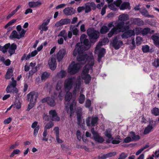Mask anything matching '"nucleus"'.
<instances>
[{
    "instance_id": "obj_1",
    "label": "nucleus",
    "mask_w": 159,
    "mask_h": 159,
    "mask_svg": "<svg viewBox=\"0 0 159 159\" xmlns=\"http://www.w3.org/2000/svg\"><path fill=\"white\" fill-rule=\"evenodd\" d=\"M125 23L124 22H120L113 27L111 29L114 34H116L120 32H123L125 30H129V25H125Z\"/></svg>"
},
{
    "instance_id": "obj_2",
    "label": "nucleus",
    "mask_w": 159,
    "mask_h": 159,
    "mask_svg": "<svg viewBox=\"0 0 159 159\" xmlns=\"http://www.w3.org/2000/svg\"><path fill=\"white\" fill-rule=\"evenodd\" d=\"M88 35L89 37L90 41L91 43H94L99 37V33L92 27L89 28L87 30Z\"/></svg>"
},
{
    "instance_id": "obj_3",
    "label": "nucleus",
    "mask_w": 159,
    "mask_h": 159,
    "mask_svg": "<svg viewBox=\"0 0 159 159\" xmlns=\"http://www.w3.org/2000/svg\"><path fill=\"white\" fill-rule=\"evenodd\" d=\"M99 118L97 116H89L86 120V124L88 126H95L98 124Z\"/></svg>"
},
{
    "instance_id": "obj_4",
    "label": "nucleus",
    "mask_w": 159,
    "mask_h": 159,
    "mask_svg": "<svg viewBox=\"0 0 159 159\" xmlns=\"http://www.w3.org/2000/svg\"><path fill=\"white\" fill-rule=\"evenodd\" d=\"M76 59L78 61H84L85 63L87 61H90L93 60V55L89 56L87 54H79L77 56Z\"/></svg>"
},
{
    "instance_id": "obj_5",
    "label": "nucleus",
    "mask_w": 159,
    "mask_h": 159,
    "mask_svg": "<svg viewBox=\"0 0 159 159\" xmlns=\"http://www.w3.org/2000/svg\"><path fill=\"white\" fill-rule=\"evenodd\" d=\"M80 68V64L75 63V62H73L70 65L68 71L71 74L74 75L78 72Z\"/></svg>"
},
{
    "instance_id": "obj_6",
    "label": "nucleus",
    "mask_w": 159,
    "mask_h": 159,
    "mask_svg": "<svg viewBox=\"0 0 159 159\" xmlns=\"http://www.w3.org/2000/svg\"><path fill=\"white\" fill-rule=\"evenodd\" d=\"M75 80L76 79L75 77L68 78L64 82V87L65 88L68 90L71 89L73 87Z\"/></svg>"
},
{
    "instance_id": "obj_7",
    "label": "nucleus",
    "mask_w": 159,
    "mask_h": 159,
    "mask_svg": "<svg viewBox=\"0 0 159 159\" xmlns=\"http://www.w3.org/2000/svg\"><path fill=\"white\" fill-rule=\"evenodd\" d=\"M123 44V43L122 41L121 40L118 41L117 36H115L112 39V46L115 49H118Z\"/></svg>"
},
{
    "instance_id": "obj_8",
    "label": "nucleus",
    "mask_w": 159,
    "mask_h": 159,
    "mask_svg": "<svg viewBox=\"0 0 159 159\" xmlns=\"http://www.w3.org/2000/svg\"><path fill=\"white\" fill-rule=\"evenodd\" d=\"M41 102L43 103L47 102L50 107H54L56 105V103L54 98L50 97H47L43 98Z\"/></svg>"
},
{
    "instance_id": "obj_9",
    "label": "nucleus",
    "mask_w": 159,
    "mask_h": 159,
    "mask_svg": "<svg viewBox=\"0 0 159 159\" xmlns=\"http://www.w3.org/2000/svg\"><path fill=\"white\" fill-rule=\"evenodd\" d=\"M77 43L76 46V48L73 52V55L76 56L77 54H83L84 52L86 50V48L83 45L79 46Z\"/></svg>"
},
{
    "instance_id": "obj_10",
    "label": "nucleus",
    "mask_w": 159,
    "mask_h": 159,
    "mask_svg": "<svg viewBox=\"0 0 159 159\" xmlns=\"http://www.w3.org/2000/svg\"><path fill=\"white\" fill-rule=\"evenodd\" d=\"M48 64L49 68L51 70H54L56 69L57 64L55 56H52V57L49 60Z\"/></svg>"
},
{
    "instance_id": "obj_11",
    "label": "nucleus",
    "mask_w": 159,
    "mask_h": 159,
    "mask_svg": "<svg viewBox=\"0 0 159 159\" xmlns=\"http://www.w3.org/2000/svg\"><path fill=\"white\" fill-rule=\"evenodd\" d=\"M67 54L65 49L62 48L60 49L57 53L56 57L57 61L59 62L62 61Z\"/></svg>"
},
{
    "instance_id": "obj_12",
    "label": "nucleus",
    "mask_w": 159,
    "mask_h": 159,
    "mask_svg": "<svg viewBox=\"0 0 159 159\" xmlns=\"http://www.w3.org/2000/svg\"><path fill=\"white\" fill-rule=\"evenodd\" d=\"M38 97V95L34 92H30L27 95L28 101L32 103L36 102Z\"/></svg>"
},
{
    "instance_id": "obj_13",
    "label": "nucleus",
    "mask_w": 159,
    "mask_h": 159,
    "mask_svg": "<svg viewBox=\"0 0 159 159\" xmlns=\"http://www.w3.org/2000/svg\"><path fill=\"white\" fill-rule=\"evenodd\" d=\"M124 33L122 34L121 37L123 39H127L135 35V32L134 30H125Z\"/></svg>"
},
{
    "instance_id": "obj_14",
    "label": "nucleus",
    "mask_w": 159,
    "mask_h": 159,
    "mask_svg": "<svg viewBox=\"0 0 159 159\" xmlns=\"http://www.w3.org/2000/svg\"><path fill=\"white\" fill-rule=\"evenodd\" d=\"M71 22V20L69 18L62 19L57 22L55 24V26L58 27L65 25L69 24Z\"/></svg>"
},
{
    "instance_id": "obj_15",
    "label": "nucleus",
    "mask_w": 159,
    "mask_h": 159,
    "mask_svg": "<svg viewBox=\"0 0 159 159\" xmlns=\"http://www.w3.org/2000/svg\"><path fill=\"white\" fill-rule=\"evenodd\" d=\"M49 114L51 117L52 120L56 121H58L60 120V118L58 116L55 110H51L49 112Z\"/></svg>"
},
{
    "instance_id": "obj_16",
    "label": "nucleus",
    "mask_w": 159,
    "mask_h": 159,
    "mask_svg": "<svg viewBox=\"0 0 159 159\" xmlns=\"http://www.w3.org/2000/svg\"><path fill=\"white\" fill-rule=\"evenodd\" d=\"M64 13L66 16L74 14L75 13V10L73 7H67L63 10Z\"/></svg>"
},
{
    "instance_id": "obj_17",
    "label": "nucleus",
    "mask_w": 159,
    "mask_h": 159,
    "mask_svg": "<svg viewBox=\"0 0 159 159\" xmlns=\"http://www.w3.org/2000/svg\"><path fill=\"white\" fill-rule=\"evenodd\" d=\"M140 12L141 14L144 17L148 18H153L154 16L152 15H150L147 10L145 8L140 9Z\"/></svg>"
},
{
    "instance_id": "obj_18",
    "label": "nucleus",
    "mask_w": 159,
    "mask_h": 159,
    "mask_svg": "<svg viewBox=\"0 0 159 159\" xmlns=\"http://www.w3.org/2000/svg\"><path fill=\"white\" fill-rule=\"evenodd\" d=\"M116 154L115 152H110L106 154H104L101 157L99 156L98 159H105L111 157L115 156Z\"/></svg>"
},
{
    "instance_id": "obj_19",
    "label": "nucleus",
    "mask_w": 159,
    "mask_h": 159,
    "mask_svg": "<svg viewBox=\"0 0 159 159\" xmlns=\"http://www.w3.org/2000/svg\"><path fill=\"white\" fill-rule=\"evenodd\" d=\"M42 5V3L39 1L36 2H28V5L31 8H36Z\"/></svg>"
},
{
    "instance_id": "obj_20",
    "label": "nucleus",
    "mask_w": 159,
    "mask_h": 159,
    "mask_svg": "<svg viewBox=\"0 0 159 159\" xmlns=\"http://www.w3.org/2000/svg\"><path fill=\"white\" fill-rule=\"evenodd\" d=\"M17 47V45L15 43H14L11 44H10V46L9 47L8 52L10 54V56H11L15 53V50L16 49Z\"/></svg>"
},
{
    "instance_id": "obj_21",
    "label": "nucleus",
    "mask_w": 159,
    "mask_h": 159,
    "mask_svg": "<svg viewBox=\"0 0 159 159\" xmlns=\"http://www.w3.org/2000/svg\"><path fill=\"white\" fill-rule=\"evenodd\" d=\"M55 131V133L56 136V139L57 142L59 143H61L63 142V141L59 138V129L58 127H56L54 129Z\"/></svg>"
},
{
    "instance_id": "obj_22",
    "label": "nucleus",
    "mask_w": 159,
    "mask_h": 159,
    "mask_svg": "<svg viewBox=\"0 0 159 159\" xmlns=\"http://www.w3.org/2000/svg\"><path fill=\"white\" fill-rule=\"evenodd\" d=\"M13 70L12 68H10L7 70L5 75V78L7 80L10 79L13 75Z\"/></svg>"
},
{
    "instance_id": "obj_23",
    "label": "nucleus",
    "mask_w": 159,
    "mask_h": 159,
    "mask_svg": "<svg viewBox=\"0 0 159 159\" xmlns=\"http://www.w3.org/2000/svg\"><path fill=\"white\" fill-rule=\"evenodd\" d=\"M82 79L84 80V83L86 84H89L91 80V77L89 74L85 75H81Z\"/></svg>"
},
{
    "instance_id": "obj_24",
    "label": "nucleus",
    "mask_w": 159,
    "mask_h": 159,
    "mask_svg": "<svg viewBox=\"0 0 159 159\" xmlns=\"http://www.w3.org/2000/svg\"><path fill=\"white\" fill-rule=\"evenodd\" d=\"M10 46V43L6 44L3 46L0 45V51H2L3 53H5L7 52Z\"/></svg>"
},
{
    "instance_id": "obj_25",
    "label": "nucleus",
    "mask_w": 159,
    "mask_h": 159,
    "mask_svg": "<svg viewBox=\"0 0 159 159\" xmlns=\"http://www.w3.org/2000/svg\"><path fill=\"white\" fill-rule=\"evenodd\" d=\"M129 19V16L127 14H122L119 16V19L121 22H124L128 20Z\"/></svg>"
},
{
    "instance_id": "obj_26",
    "label": "nucleus",
    "mask_w": 159,
    "mask_h": 159,
    "mask_svg": "<svg viewBox=\"0 0 159 159\" xmlns=\"http://www.w3.org/2000/svg\"><path fill=\"white\" fill-rule=\"evenodd\" d=\"M77 123L78 125H80L82 122V113L80 111L76 112Z\"/></svg>"
},
{
    "instance_id": "obj_27",
    "label": "nucleus",
    "mask_w": 159,
    "mask_h": 159,
    "mask_svg": "<svg viewBox=\"0 0 159 159\" xmlns=\"http://www.w3.org/2000/svg\"><path fill=\"white\" fill-rule=\"evenodd\" d=\"M95 141L100 143H102L104 141L103 138L100 136L98 134L93 137Z\"/></svg>"
},
{
    "instance_id": "obj_28",
    "label": "nucleus",
    "mask_w": 159,
    "mask_h": 159,
    "mask_svg": "<svg viewBox=\"0 0 159 159\" xmlns=\"http://www.w3.org/2000/svg\"><path fill=\"white\" fill-rule=\"evenodd\" d=\"M151 38L153 40L154 44L156 46L159 45V37L153 35L151 36Z\"/></svg>"
},
{
    "instance_id": "obj_29",
    "label": "nucleus",
    "mask_w": 159,
    "mask_h": 159,
    "mask_svg": "<svg viewBox=\"0 0 159 159\" xmlns=\"http://www.w3.org/2000/svg\"><path fill=\"white\" fill-rule=\"evenodd\" d=\"M72 97V93L70 92H67L66 93L65 97V100L66 102L69 103L70 102Z\"/></svg>"
},
{
    "instance_id": "obj_30",
    "label": "nucleus",
    "mask_w": 159,
    "mask_h": 159,
    "mask_svg": "<svg viewBox=\"0 0 159 159\" xmlns=\"http://www.w3.org/2000/svg\"><path fill=\"white\" fill-rule=\"evenodd\" d=\"M10 37L13 39H20V37H19V35L18 34L17 32L15 30H14L12 31L10 34Z\"/></svg>"
},
{
    "instance_id": "obj_31",
    "label": "nucleus",
    "mask_w": 159,
    "mask_h": 159,
    "mask_svg": "<svg viewBox=\"0 0 159 159\" xmlns=\"http://www.w3.org/2000/svg\"><path fill=\"white\" fill-rule=\"evenodd\" d=\"M129 7L130 4L129 2H125L122 4L120 7V9L121 10H125L129 8Z\"/></svg>"
},
{
    "instance_id": "obj_32",
    "label": "nucleus",
    "mask_w": 159,
    "mask_h": 159,
    "mask_svg": "<svg viewBox=\"0 0 159 159\" xmlns=\"http://www.w3.org/2000/svg\"><path fill=\"white\" fill-rule=\"evenodd\" d=\"M142 49V51L144 53H147L149 52H152L153 51H152L151 49L150 51H149V47L148 45H147L143 46Z\"/></svg>"
},
{
    "instance_id": "obj_33",
    "label": "nucleus",
    "mask_w": 159,
    "mask_h": 159,
    "mask_svg": "<svg viewBox=\"0 0 159 159\" xmlns=\"http://www.w3.org/2000/svg\"><path fill=\"white\" fill-rule=\"evenodd\" d=\"M87 65L83 67L81 75H85L88 74L90 68L88 67Z\"/></svg>"
},
{
    "instance_id": "obj_34",
    "label": "nucleus",
    "mask_w": 159,
    "mask_h": 159,
    "mask_svg": "<svg viewBox=\"0 0 159 159\" xmlns=\"http://www.w3.org/2000/svg\"><path fill=\"white\" fill-rule=\"evenodd\" d=\"M153 129V126H150V125H148L147 127H146L143 131V134H147L149 133L151 131V130Z\"/></svg>"
},
{
    "instance_id": "obj_35",
    "label": "nucleus",
    "mask_w": 159,
    "mask_h": 159,
    "mask_svg": "<svg viewBox=\"0 0 159 159\" xmlns=\"http://www.w3.org/2000/svg\"><path fill=\"white\" fill-rule=\"evenodd\" d=\"M109 30L108 27L105 25H103L102 26L100 30V33L101 34H104L107 33Z\"/></svg>"
},
{
    "instance_id": "obj_36",
    "label": "nucleus",
    "mask_w": 159,
    "mask_h": 159,
    "mask_svg": "<svg viewBox=\"0 0 159 159\" xmlns=\"http://www.w3.org/2000/svg\"><path fill=\"white\" fill-rule=\"evenodd\" d=\"M130 134L132 141H136L139 139V135H136L134 132H131Z\"/></svg>"
},
{
    "instance_id": "obj_37",
    "label": "nucleus",
    "mask_w": 159,
    "mask_h": 159,
    "mask_svg": "<svg viewBox=\"0 0 159 159\" xmlns=\"http://www.w3.org/2000/svg\"><path fill=\"white\" fill-rule=\"evenodd\" d=\"M85 99V95L83 94H80L78 98L79 103L81 104L83 103L84 102Z\"/></svg>"
},
{
    "instance_id": "obj_38",
    "label": "nucleus",
    "mask_w": 159,
    "mask_h": 159,
    "mask_svg": "<svg viewBox=\"0 0 159 159\" xmlns=\"http://www.w3.org/2000/svg\"><path fill=\"white\" fill-rule=\"evenodd\" d=\"M104 134L105 136L108 138L109 139L113 140V137H112V135L111 134L110 131L109 129H107L105 132Z\"/></svg>"
},
{
    "instance_id": "obj_39",
    "label": "nucleus",
    "mask_w": 159,
    "mask_h": 159,
    "mask_svg": "<svg viewBox=\"0 0 159 159\" xmlns=\"http://www.w3.org/2000/svg\"><path fill=\"white\" fill-rule=\"evenodd\" d=\"M151 113L155 116H157L159 115V109L155 107L153 108L151 111Z\"/></svg>"
},
{
    "instance_id": "obj_40",
    "label": "nucleus",
    "mask_w": 159,
    "mask_h": 159,
    "mask_svg": "<svg viewBox=\"0 0 159 159\" xmlns=\"http://www.w3.org/2000/svg\"><path fill=\"white\" fill-rule=\"evenodd\" d=\"M47 25L46 24L44 23L43 22L42 24L41 25H40L39 27V30L42 29V30L44 31H47L48 29V27L47 26Z\"/></svg>"
},
{
    "instance_id": "obj_41",
    "label": "nucleus",
    "mask_w": 159,
    "mask_h": 159,
    "mask_svg": "<svg viewBox=\"0 0 159 159\" xmlns=\"http://www.w3.org/2000/svg\"><path fill=\"white\" fill-rule=\"evenodd\" d=\"M54 125V123L52 121H50L49 122L47 123L44 127V129L47 130L49 129L52 128Z\"/></svg>"
},
{
    "instance_id": "obj_42",
    "label": "nucleus",
    "mask_w": 159,
    "mask_h": 159,
    "mask_svg": "<svg viewBox=\"0 0 159 159\" xmlns=\"http://www.w3.org/2000/svg\"><path fill=\"white\" fill-rule=\"evenodd\" d=\"M105 53V49L104 48H102L99 51V52L98 53V57L100 58H102L104 56Z\"/></svg>"
},
{
    "instance_id": "obj_43",
    "label": "nucleus",
    "mask_w": 159,
    "mask_h": 159,
    "mask_svg": "<svg viewBox=\"0 0 159 159\" xmlns=\"http://www.w3.org/2000/svg\"><path fill=\"white\" fill-rule=\"evenodd\" d=\"M150 31V29L148 28H145L143 30H140V34L143 35H146L149 33Z\"/></svg>"
},
{
    "instance_id": "obj_44",
    "label": "nucleus",
    "mask_w": 159,
    "mask_h": 159,
    "mask_svg": "<svg viewBox=\"0 0 159 159\" xmlns=\"http://www.w3.org/2000/svg\"><path fill=\"white\" fill-rule=\"evenodd\" d=\"M49 75L48 73L45 72H43L41 75V79L42 80H45L47 79Z\"/></svg>"
},
{
    "instance_id": "obj_45",
    "label": "nucleus",
    "mask_w": 159,
    "mask_h": 159,
    "mask_svg": "<svg viewBox=\"0 0 159 159\" xmlns=\"http://www.w3.org/2000/svg\"><path fill=\"white\" fill-rule=\"evenodd\" d=\"M80 80H79L75 83V85L74 89V93L75 91H76L77 89H80Z\"/></svg>"
},
{
    "instance_id": "obj_46",
    "label": "nucleus",
    "mask_w": 159,
    "mask_h": 159,
    "mask_svg": "<svg viewBox=\"0 0 159 159\" xmlns=\"http://www.w3.org/2000/svg\"><path fill=\"white\" fill-rule=\"evenodd\" d=\"M57 76L60 78H63L66 76V73L64 70H61L60 72L57 73Z\"/></svg>"
},
{
    "instance_id": "obj_47",
    "label": "nucleus",
    "mask_w": 159,
    "mask_h": 159,
    "mask_svg": "<svg viewBox=\"0 0 159 159\" xmlns=\"http://www.w3.org/2000/svg\"><path fill=\"white\" fill-rule=\"evenodd\" d=\"M114 3H110L108 5V7L111 10L116 11L117 9Z\"/></svg>"
},
{
    "instance_id": "obj_48",
    "label": "nucleus",
    "mask_w": 159,
    "mask_h": 159,
    "mask_svg": "<svg viewBox=\"0 0 159 159\" xmlns=\"http://www.w3.org/2000/svg\"><path fill=\"white\" fill-rule=\"evenodd\" d=\"M91 101L89 99H87L85 104V106L86 108H89L91 105Z\"/></svg>"
},
{
    "instance_id": "obj_49",
    "label": "nucleus",
    "mask_w": 159,
    "mask_h": 159,
    "mask_svg": "<svg viewBox=\"0 0 159 159\" xmlns=\"http://www.w3.org/2000/svg\"><path fill=\"white\" fill-rule=\"evenodd\" d=\"M156 125L157 123L156 121H154L152 119L149 120V125H148L153 126V127L156 126Z\"/></svg>"
},
{
    "instance_id": "obj_50",
    "label": "nucleus",
    "mask_w": 159,
    "mask_h": 159,
    "mask_svg": "<svg viewBox=\"0 0 159 159\" xmlns=\"http://www.w3.org/2000/svg\"><path fill=\"white\" fill-rule=\"evenodd\" d=\"M152 65L156 67L159 66V58L155 60L152 63Z\"/></svg>"
},
{
    "instance_id": "obj_51",
    "label": "nucleus",
    "mask_w": 159,
    "mask_h": 159,
    "mask_svg": "<svg viewBox=\"0 0 159 159\" xmlns=\"http://www.w3.org/2000/svg\"><path fill=\"white\" fill-rule=\"evenodd\" d=\"M127 154L124 152L121 153L118 159H125L127 157Z\"/></svg>"
},
{
    "instance_id": "obj_52",
    "label": "nucleus",
    "mask_w": 159,
    "mask_h": 159,
    "mask_svg": "<svg viewBox=\"0 0 159 159\" xmlns=\"http://www.w3.org/2000/svg\"><path fill=\"white\" fill-rule=\"evenodd\" d=\"M62 87V85L61 82L58 81L57 82L56 87V89L57 90H60Z\"/></svg>"
},
{
    "instance_id": "obj_53",
    "label": "nucleus",
    "mask_w": 159,
    "mask_h": 159,
    "mask_svg": "<svg viewBox=\"0 0 159 159\" xmlns=\"http://www.w3.org/2000/svg\"><path fill=\"white\" fill-rule=\"evenodd\" d=\"M14 107L17 109H19L21 108V103L20 101H16L15 103Z\"/></svg>"
},
{
    "instance_id": "obj_54",
    "label": "nucleus",
    "mask_w": 159,
    "mask_h": 159,
    "mask_svg": "<svg viewBox=\"0 0 159 159\" xmlns=\"http://www.w3.org/2000/svg\"><path fill=\"white\" fill-rule=\"evenodd\" d=\"M107 6L105 5L103 7L101 10V14L102 16H103L106 13V9L107 8Z\"/></svg>"
},
{
    "instance_id": "obj_55",
    "label": "nucleus",
    "mask_w": 159,
    "mask_h": 159,
    "mask_svg": "<svg viewBox=\"0 0 159 159\" xmlns=\"http://www.w3.org/2000/svg\"><path fill=\"white\" fill-rule=\"evenodd\" d=\"M122 0H117L116 1L114 2L113 3L116 7H119L120 6Z\"/></svg>"
},
{
    "instance_id": "obj_56",
    "label": "nucleus",
    "mask_w": 159,
    "mask_h": 159,
    "mask_svg": "<svg viewBox=\"0 0 159 159\" xmlns=\"http://www.w3.org/2000/svg\"><path fill=\"white\" fill-rule=\"evenodd\" d=\"M39 128L40 127L39 125H38L35 128H34V134L35 137H36L38 134Z\"/></svg>"
},
{
    "instance_id": "obj_57",
    "label": "nucleus",
    "mask_w": 159,
    "mask_h": 159,
    "mask_svg": "<svg viewBox=\"0 0 159 159\" xmlns=\"http://www.w3.org/2000/svg\"><path fill=\"white\" fill-rule=\"evenodd\" d=\"M132 141H133L132 140L130 137H126L124 140V142L125 143H128Z\"/></svg>"
},
{
    "instance_id": "obj_58",
    "label": "nucleus",
    "mask_w": 159,
    "mask_h": 159,
    "mask_svg": "<svg viewBox=\"0 0 159 159\" xmlns=\"http://www.w3.org/2000/svg\"><path fill=\"white\" fill-rule=\"evenodd\" d=\"M66 31L65 30H61L59 33V34L58 35V37L61 36V37H64L65 35H66Z\"/></svg>"
},
{
    "instance_id": "obj_59",
    "label": "nucleus",
    "mask_w": 159,
    "mask_h": 159,
    "mask_svg": "<svg viewBox=\"0 0 159 159\" xmlns=\"http://www.w3.org/2000/svg\"><path fill=\"white\" fill-rule=\"evenodd\" d=\"M85 13H88L91 11V9L89 5L86 4L85 5Z\"/></svg>"
},
{
    "instance_id": "obj_60",
    "label": "nucleus",
    "mask_w": 159,
    "mask_h": 159,
    "mask_svg": "<svg viewBox=\"0 0 159 159\" xmlns=\"http://www.w3.org/2000/svg\"><path fill=\"white\" fill-rule=\"evenodd\" d=\"M81 43H83L85 46H88L89 45V40L87 39L81 41Z\"/></svg>"
},
{
    "instance_id": "obj_61",
    "label": "nucleus",
    "mask_w": 159,
    "mask_h": 159,
    "mask_svg": "<svg viewBox=\"0 0 159 159\" xmlns=\"http://www.w3.org/2000/svg\"><path fill=\"white\" fill-rule=\"evenodd\" d=\"M16 85V81L15 80L13 81L8 86H10L11 87L15 88Z\"/></svg>"
},
{
    "instance_id": "obj_62",
    "label": "nucleus",
    "mask_w": 159,
    "mask_h": 159,
    "mask_svg": "<svg viewBox=\"0 0 159 159\" xmlns=\"http://www.w3.org/2000/svg\"><path fill=\"white\" fill-rule=\"evenodd\" d=\"M76 134L77 139L80 141L81 139V132L79 130L77 131Z\"/></svg>"
},
{
    "instance_id": "obj_63",
    "label": "nucleus",
    "mask_w": 159,
    "mask_h": 159,
    "mask_svg": "<svg viewBox=\"0 0 159 159\" xmlns=\"http://www.w3.org/2000/svg\"><path fill=\"white\" fill-rule=\"evenodd\" d=\"M35 103H32L30 102V103L29 104L28 106V111H29L30 110L32 109L34 106V105Z\"/></svg>"
},
{
    "instance_id": "obj_64",
    "label": "nucleus",
    "mask_w": 159,
    "mask_h": 159,
    "mask_svg": "<svg viewBox=\"0 0 159 159\" xmlns=\"http://www.w3.org/2000/svg\"><path fill=\"white\" fill-rule=\"evenodd\" d=\"M4 64L7 66H9L11 64V61L9 59H7L3 62Z\"/></svg>"
}]
</instances>
